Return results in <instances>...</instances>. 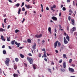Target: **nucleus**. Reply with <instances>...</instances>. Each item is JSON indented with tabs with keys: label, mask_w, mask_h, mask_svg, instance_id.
Returning a JSON list of instances; mask_svg holds the SVG:
<instances>
[{
	"label": "nucleus",
	"mask_w": 77,
	"mask_h": 77,
	"mask_svg": "<svg viewBox=\"0 0 77 77\" xmlns=\"http://www.w3.org/2000/svg\"><path fill=\"white\" fill-rule=\"evenodd\" d=\"M2 48H5V45H3L2 47Z\"/></svg>",
	"instance_id": "603ef678"
},
{
	"label": "nucleus",
	"mask_w": 77,
	"mask_h": 77,
	"mask_svg": "<svg viewBox=\"0 0 77 77\" xmlns=\"http://www.w3.org/2000/svg\"><path fill=\"white\" fill-rule=\"evenodd\" d=\"M51 65H54V63H53V61H52L51 62Z\"/></svg>",
	"instance_id": "13d9d810"
},
{
	"label": "nucleus",
	"mask_w": 77,
	"mask_h": 77,
	"mask_svg": "<svg viewBox=\"0 0 77 77\" xmlns=\"http://www.w3.org/2000/svg\"><path fill=\"white\" fill-rule=\"evenodd\" d=\"M68 19L69 21H71V17L70 16H69L68 17Z\"/></svg>",
	"instance_id": "473e14b6"
},
{
	"label": "nucleus",
	"mask_w": 77,
	"mask_h": 77,
	"mask_svg": "<svg viewBox=\"0 0 77 77\" xmlns=\"http://www.w3.org/2000/svg\"><path fill=\"white\" fill-rule=\"evenodd\" d=\"M63 11H65V10H66V8L65 7L63 8Z\"/></svg>",
	"instance_id": "a19ab883"
},
{
	"label": "nucleus",
	"mask_w": 77,
	"mask_h": 77,
	"mask_svg": "<svg viewBox=\"0 0 77 77\" xmlns=\"http://www.w3.org/2000/svg\"><path fill=\"white\" fill-rule=\"evenodd\" d=\"M69 12H71V14H72V11L71 10H69Z\"/></svg>",
	"instance_id": "5fc2aeb1"
},
{
	"label": "nucleus",
	"mask_w": 77,
	"mask_h": 77,
	"mask_svg": "<svg viewBox=\"0 0 77 77\" xmlns=\"http://www.w3.org/2000/svg\"><path fill=\"white\" fill-rule=\"evenodd\" d=\"M56 5H53L52 7H51V9L52 11L54 12V11H55V10L53 9H54V8H56Z\"/></svg>",
	"instance_id": "39448f33"
},
{
	"label": "nucleus",
	"mask_w": 77,
	"mask_h": 77,
	"mask_svg": "<svg viewBox=\"0 0 77 77\" xmlns=\"http://www.w3.org/2000/svg\"><path fill=\"white\" fill-rule=\"evenodd\" d=\"M20 4L17 3L15 5V6H17V7H19V6H20Z\"/></svg>",
	"instance_id": "cd10ccee"
},
{
	"label": "nucleus",
	"mask_w": 77,
	"mask_h": 77,
	"mask_svg": "<svg viewBox=\"0 0 77 77\" xmlns=\"http://www.w3.org/2000/svg\"><path fill=\"white\" fill-rule=\"evenodd\" d=\"M58 45L59 46L60 45V42H58Z\"/></svg>",
	"instance_id": "69168bd1"
},
{
	"label": "nucleus",
	"mask_w": 77,
	"mask_h": 77,
	"mask_svg": "<svg viewBox=\"0 0 77 77\" xmlns=\"http://www.w3.org/2000/svg\"><path fill=\"white\" fill-rule=\"evenodd\" d=\"M46 9L47 11H49V8H48V7H47L46 8Z\"/></svg>",
	"instance_id": "de8ad7c7"
},
{
	"label": "nucleus",
	"mask_w": 77,
	"mask_h": 77,
	"mask_svg": "<svg viewBox=\"0 0 77 77\" xmlns=\"http://www.w3.org/2000/svg\"><path fill=\"white\" fill-rule=\"evenodd\" d=\"M63 67L64 68H66V63L65 62H64L63 63Z\"/></svg>",
	"instance_id": "aec40b11"
},
{
	"label": "nucleus",
	"mask_w": 77,
	"mask_h": 77,
	"mask_svg": "<svg viewBox=\"0 0 77 77\" xmlns=\"http://www.w3.org/2000/svg\"><path fill=\"white\" fill-rule=\"evenodd\" d=\"M6 19H5L4 20V22L5 23H6Z\"/></svg>",
	"instance_id": "09e8293b"
},
{
	"label": "nucleus",
	"mask_w": 77,
	"mask_h": 77,
	"mask_svg": "<svg viewBox=\"0 0 77 77\" xmlns=\"http://www.w3.org/2000/svg\"><path fill=\"white\" fill-rule=\"evenodd\" d=\"M32 48L34 50H35V49H36V43H35L34 45L32 47Z\"/></svg>",
	"instance_id": "f3484780"
},
{
	"label": "nucleus",
	"mask_w": 77,
	"mask_h": 77,
	"mask_svg": "<svg viewBox=\"0 0 77 77\" xmlns=\"http://www.w3.org/2000/svg\"><path fill=\"white\" fill-rule=\"evenodd\" d=\"M58 43V41H57L54 43V48H56V47H57V43Z\"/></svg>",
	"instance_id": "9b49d317"
},
{
	"label": "nucleus",
	"mask_w": 77,
	"mask_h": 77,
	"mask_svg": "<svg viewBox=\"0 0 77 77\" xmlns=\"http://www.w3.org/2000/svg\"><path fill=\"white\" fill-rule=\"evenodd\" d=\"M24 5V3L22 2V3L21 7H22V6H23Z\"/></svg>",
	"instance_id": "a18cd8bd"
},
{
	"label": "nucleus",
	"mask_w": 77,
	"mask_h": 77,
	"mask_svg": "<svg viewBox=\"0 0 77 77\" xmlns=\"http://www.w3.org/2000/svg\"><path fill=\"white\" fill-rule=\"evenodd\" d=\"M28 56H32V54L31 53H29L28 54Z\"/></svg>",
	"instance_id": "58836bf2"
},
{
	"label": "nucleus",
	"mask_w": 77,
	"mask_h": 77,
	"mask_svg": "<svg viewBox=\"0 0 77 77\" xmlns=\"http://www.w3.org/2000/svg\"><path fill=\"white\" fill-rule=\"evenodd\" d=\"M54 30H55V32H56L57 31V30H56V29L55 28L54 29Z\"/></svg>",
	"instance_id": "338daca9"
},
{
	"label": "nucleus",
	"mask_w": 77,
	"mask_h": 77,
	"mask_svg": "<svg viewBox=\"0 0 77 77\" xmlns=\"http://www.w3.org/2000/svg\"><path fill=\"white\" fill-rule=\"evenodd\" d=\"M8 1L9 2H10V3H13L12 1L11 0H8Z\"/></svg>",
	"instance_id": "6e6d98bb"
},
{
	"label": "nucleus",
	"mask_w": 77,
	"mask_h": 77,
	"mask_svg": "<svg viewBox=\"0 0 77 77\" xmlns=\"http://www.w3.org/2000/svg\"><path fill=\"white\" fill-rule=\"evenodd\" d=\"M15 40H13L11 42V44L12 45H14L15 44Z\"/></svg>",
	"instance_id": "dca6fc26"
},
{
	"label": "nucleus",
	"mask_w": 77,
	"mask_h": 77,
	"mask_svg": "<svg viewBox=\"0 0 77 77\" xmlns=\"http://www.w3.org/2000/svg\"><path fill=\"white\" fill-rule=\"evenodd\" d=\"M74 35L75 36H77V33L76 32H75L74 33Z\"/></svg>",
	"instance_id": "ea45409f"
},
{
	"label": "nucleus",
	"mask_w": 77,
	"mask_h": 77,
	"mask_svg": "<svg viewBox=\"0 0 77 77\" xmlns=\"http://www.w3.org/2000/svg\"><path fill=\"white\" fill-rule=\"evenodd\" d=\"M59 62L60 63H62V60L61 59L59 61Z\"/></svg>",
	"instance_id": "79ce46f5"
},
{
	"label": "nucleus",
	"mask_w": 77,
	"mask_h": 77,
	"mask_svg": "<svg viewBox=\"0 0 77 77\" xmlns=\"http://www.w3.org/2000/svg\"><path fill=\"white\" fill-rule=\"evenodd\" d=\"M3 54H6V51L5 50H4L3 51Z\"/></svg>",
	"instance_id": "f704fd0d"
},
{
	"label": "nucleus",
	"mask_w": 77,
	"mask_h": 77,
	"mask_svg": "<svg viewBox=\"0 0 77 77\" xmlns=\"http://www.w3.org/2000/svg\"><path fill=\"white\" fill-rule=\"evenodd\" d=\"M73 6H75V2L74 1H73Z\"/></svg>",
	"instance_id": "e2e57ef3"
},
{
	"label": "nucleus",
	"mask_w": 77,
	"mask_h": 77,
	"mask_svg": "<svg viewBox=\"0 0 77 77\" xmlns=\"http://www.w3.org/2000/svg\"><path fill=\"white\" fill-rule=\"evenodd\" d=\"M27 42L29 43H31V40H30V39H27Z\"/></svg>",
	"instance_id": "b1692460"
},
{
	"label": "nucleus",
	"mask_w": 77,
	"mask_h": 77,
	"mask_svg": "<svg viewBox=\"0 0 77 77\" xmlns=\"http://www.w3.org/2000/svg\"><path fill=\"white\" fill-rule=\"evenodd\" d=\"M0 32H5V29L2 28H0Z\"/></svg>",
	"instance_id": "a211bd4d"
},
{
	"label": "nucleus",
	"mask_w": 77,
	"mask_h": 77,
	"mask_svg": "<svg viewBox=\"0 0 77 77\" xmlns=\"http://www.w3.org/2000/svg\"><path fill=\"white\" fill-rule=\"evenodd\" d=\"M75 31V27H73L70 30V32L72 33V32Z\"/></svg>",
	"instance_id": "6e6552de"
},
{
	"label": "nucleus",
	"mask_w": 77,
	"mask_h": 77,
	"mask_svg": "<svg viewBox=\"0 0 77 77\" xmlns=\"http://www.w3.org/2000/svg\"><path fill=\"white\" fill-rule=\"evenodd\" d=\"M51 27H49L48 28V30L49 32L51 34Z\"/></svg>",
	"instance_id": "2eb2a0df"
},
{
	"label": "nucleus",
	"mask_w": 77,
	"mask_h": 77,
	"mask_svg": "<svg viewBox=\"0 0 77 77\" xmlns=\"http://www.w3.org/2000/svg\"><path fill=\"white\" fill-rule=\"evenodd\" d=\"M44 60L46 62H47V58H45Z\"/></svg>",
	"instance_id": "052dcab7"
},
{
	"label": "nucleus",
	"mask_w": 77,
	"mask_h": 77,
	"mask_svg": "<svg viewBox=\"0 0 77 77\" xmlns=\"http://www.w3.org/2000/svg\"><path fill=\"white\" fill-rule=\"evenodd\" d=\"M71 65H72V66H73V67H74V66H75V64H72Z\"/></svg>",
	"instance_id": "37998d69"
},
{
	"label": "nucleus",
	"mask_w": 77,
	"mask_h": 77,
	"mask_svg": "<svg viewBox=\"0 0 77 77\" xmlns=\"http://www.w3.org/2000/svg\"><path fill=\"white\" fill-rule=\"evenodd\" d=\"M64 42L65 44H67L68 43V41L65 38V37H64Z\"/></svg>",
	"instance_id": "1a4fd4ad"
},
{
	"label": "nucleus",
	"mask_w": 77,
	"mask_h": 77,
	"mask_svg": "<svg viewBox=\"0 0 77 77\" xmlns=\"http://www.w3.org/2000/svg\"><path fill=\"white\" fill-rule=\"evenodd\" d=\"M42 51H44V57H47V56H46V51H45V48H43L42 49Z\"/></svg>",
	"instance_id": "7ed1b4c3"
},
{
	"label": "nucleus",
	"mask_w": 77,
	"mask_h": 77,
	"mask_svg": "<svg viewBox=\"0 0 77 77\" xmlns=\"http://www.w3.org/2000/svg\"><path fill=\"white\" fill-rule=\"evenodd\" d=\"M64 35L65 36H66V35L67 36H68V34H66V32H64Z\"/></svg>",
	"instance_id": "4d7b16f0"
},
{
	"label": "nucleus",
	"mask_w": 77,
	"mask_h": 77,
	"mask_svg": "<svg viewBox=\"0 0 77 77\" xmlns=\"http://www.w3.org/2000/svg\"><path fill=\"white\" fill-rule=\"evenodd\" d=\"M27 59L28 61L29 62L30 64H33V60L32 58L27 57Z\"/></svg>",
	"instance_id": "f257e3e1"
},
{
	"label": "nucleus",
	"mask_w": 77,
	"mask_h": 77,
	"mask_svg": "<svg viewBox=\"0 0 77 77\" xmlns=\"http://www.w3.org/2000/svg\"><path fill=\"white\" fill-rule=\"evenodd\" d=\"M63 57L64 58H66V55L65 54H63Z\"/></svg>",
	"instance_id": "c756f323"
},
{
	"label": "nucleus",
	"mask_w": 77,
	"mask_h": 77,
	"mask_svg": "<svg viewBox=\"0 0 77 77\" xmlns=\"http://www.w3.org/2000/svg\"><path fill=\"white\" fill-rule=\"evenodd\" d=\"M14 69H17V66L16 65H14Z\"/></svg>",
	"instance_id": "c85d7f7f"
},
{
	"label": "nucleus",
	"mask_w": 77,
	"mask_h": 77,
	"mask_svg": "<svg viewBox=\"0 0 77 77\" xmlns=\"http://www.w3.org/2000/svg\"><path fill=\"white\" fill-rule=\"evenodd\" d=\"M71 21H72V25H74V24H75V21H74V20L72 19Z\"/></svg>",
	"instance_id": "ddd939ff"
},
{
	"label": "nucleus",
	"mask_w": 77,
	"mask_h": 77,
	"mask_svg": "<svg viewBox=\"0 0 77 77\" xmlns=\"http://www.w3.org/2000/svg\"><path fill=\"white\" fill-rule=\"evenodd\" d=\"M22 11H25V8H24V7H23L22 8Z\"/></svg>",
	"instance_id": "c9c22d12"
},
{
	"label": "nucleus",
	"mask_w": 77,
	"mask_h": 77,
	"mask_svg": "<svg viewBox=\"0 0 77 77\" xmlns=\"http://www.w3.org/2000/svg\"><path fill=\"white\" fill-rule=\"evenodd\" d=\"M20 12H21V8H19L18 11V14L20 15Z\"/></svg>",
	"instance_id": "5701e85b"
},
{
	"label": "nucleus",
	"mask_w": 77,
	"mask_h": 77,
	"mask_svg": "<svg viewBox=\"0 0 77 77\" xmlns=\"http://www.w3.org/2000/svg\"><path fill=\"white\" fill-rule=\"evenodd\" d=\"M25 7H26L27 9H30V8H32V6L29 5H25Z\"/></svg>",
	"instance_id": "20e7f679"
},
{
	"label": "nucleus",
	"mask_w": 77,
	"mask_h": 77,
	"mask_svg": "<svg viewBox=\"0 0 77 77\" xmlns=\"http://www.w3.org/2000/svg\"><path fill=\"white\" fill-rule=\"evenodd\" d=\"M25 20H26V19L24 18L23 19V20L22 21V23H23V22H24Z\"/></svg>",
	"instance_id": "e433bc0d"
},
{
	"label": "nucleus",
	"mask_w": 77,
	"mask_h": 77,
	"mask_svg": "<svg viewBox=\"0 0 77 77\" xmlns=\"http://www.w3.org/2000/svg\"><path fill=\"white\" fill-rule=\"evenodd\" d=\"M51 19L53 20L54 21H56L57 20V17H54V16H53L51 17Z\"/></svg>",
	"instance_id": "0eeeda50"
},
{
	"label": "nucleus",
	"mask_w": 77,
	"mask_h": 77,
	"mask_svg": "<svg viewBox=\"0 0 77 77\" xmlns=\"http://www.w3.org/2000/svg\"><path fill=\"white\" fill-rule=\"evenodd\" d=\"M72 59H70L69 60V63H71V62H72Z\"/></svg>",
	"instance_id": "2f4dec72"
},
{
	"label": "nucleus",
	"mask_w": 77,
	"mask_h": 77,
	"mask_svg": "<svg viewBox=\"0 0 77 77\" xmlns=\"http://www.w3.org/2000/svg\"><path fill=\"white\" fill-rule=\"evenodd\" d=\"M60 70L61 72H64V71H65V70L64 69H60Z\"/></svg>",
	"instance_id": "bb28decb"
},
{
	"label": "nucleus",
	"mask_w": 77,
	"mask_h": 77,
	"mask_svg": "<svg viewBox=\"0 0 77 77\" xmlns=\"http://www.w3.org/2000/svg\"><path fill=\"white\" fill-rule=\"evenodd\" d=\"M15 61H16V62H18V60H19L18 58H16L15 59Z\"/></svg>",
	"instance_id": "7c9ffc66"
},
{
	"label": "nucleus",
	"mask_w": 77,
	"mask_h": 77,
	"mask_svg": "<svg viewBox=\"0 0 77 77\" xmlns=\"http://www.w3.org/2000/svg\"><path fill=\"white\" fill-rule=\"evenodd\" d=\"M9 62H10V59L9 58H8L6 59V61H5V63L7 66H9Z\"/></svg>",
	"instance_id": "f03ea898"
},
{
	"label": "nucleus",
	"mask_w": 77,
	"mask_h": 77,
	"mask_svg": "<svg viewBox=\"0 0 77 77\" xmlns=\"http://www.w3.org/2000/svg\"><path fill=\"white\" fill-rule=\"evenodd\" d=\"M10 28V25H8V29H9Z\"/></svg>",
	"instance_id": "0e129e2a"
},
{
	"label": "nucleus",
	"mask_w": 77,
	"mask_h": 77,
	"mask_svg": "<svg viewBox=\"0 0 77 77\" xmlns=\"http://www.w3.org/2000/svg\"><path fill=\"white\" fill-rule=\"evenodd\" d=\"M18 32H20V30H18V29H16L15 30V33H18Z\"/></svg>",
	"instance_id": "72a5a7b5"
},
{
	"label": "nucleus",
	"mask_w": 77,
	"mask_h": 77,
	"mask_svg": "<svg viewBox=\"0 0 77 77\" xmlns=\"http://www.w3.org/2000/svg\"><path fill=\"white\" fill-rule=\"evenodd\" d=\"M7 40L8 41H10V39L8 37H7Z\"/></svg>",
	"instance_id": "4c0bfd02"
},
{
	"label": "nucleus",
	"mask_w": 77,
	"mask_h": 77,
	"mask_svg": "<svg viewBox=\"0 0 77 77\" xmlns=\"http://www.w3.org/2000/svg\"><path fill=\"white\" fill-rule=\"evenodd\" d=\"M67 30H69V26H67Z\"/></svg>",
	"instance_id": "774afa93"
},
{
	"label": "nucleus",
	"mask_w": 77,
	"mask_h": 77,
	"mask_svg": "<svg viewBox=\"0 0 77 77\" xmlns=\"http://www.w3.org/2000/svg\"><path fill=\"white\" fill-rule=\"evenodd\" d=\"M61 15H62V13L61 12H60L59 14V17H61Z\"/></svg>",
	"instance_id": "3c124183"
},
{
	"label": "nucleus",
	"mask_w": 77,
	"mask_h": 77,
	"mask_svg": "<svg viewBox=\"0 0 77 77\" xmlns=\"http://www.w3.org/2000/svg\"><path fill=\"white\" fill-rule=\"evenodd\" d=\"M42 34H40L39 35H35V36H36L37 38H41L42 37Z\"/></svg>",
	"instance_id": "9d476101"
},
{
	"label": "nucleus",
	"mask_w": 77,
	"mask_h": 77,
	"mask_svg": "<svg viewBox=\"0 0 77 77\" xmlns=\"http://www.w3.org/2000/svg\"><path fill=\"white\" fill-rule=\"evenodd\" d=\"M2 26L3 28H5V26H4V23H2Z\"/></svg>",
	"instance_id": "864d4df0"
},
{
	"label": "nucleus",
	"mask_w": 77,
	"mask_h": 77,
	"mask_svg": "<svg viewBox=\"0 0 77 77\" xmlns=\"http://www.w3.org/2000/svg\"><path fill=\"white\" fill-rule=\"evenodd\" d=\"M15 44L16 45H17V47H20V43H17V42H15Z\"/></svg>",
	"instance_id": "f8f14e48"
},
{
	"label": "nucleus",
	"mask_w": 77,
	"mask_h": 77,
	"mask_svg": "<svg viewBox=\"0 0 77 77\" xmlns=\"http://www.w3.org/2000/svg\"><path fill=\"white\" fill-rule=\"evenodd\" d=\"M8 48H9L10 49V50H11L12 49V48H11V47L9 46H8Z\"/></svg>",
	"instance_id": "680f3d73"
},
{
	"label": "nucleus",
	"mask_w": 77,
	"mask_h": 77,
	"mask_svg": "<svg viewBox=\"0 0 77 77\" xmlns=\"http://www.w3.org/2000/svg\"><path fill=\"white\" fill-rule=\"evenodd\" d=\"M69 70L70 72H74V69L71 68L70 67H69Z\"/></svg>",
	"instance_id": "423d86ee"
},
{
	"label": "nucleus",
	"mask_w": 77,
	"mask_h": 77,
	"mask_svg": "<svg viewBox=\"0 0 77 77\" xmlns=\"http://www.w3.org/2000/svg\"><path fill=\"white\" fill-rule=\"evenodd\" d=\"M48 70L49 72H50L51 74L52 73V72H51V69L49 68H48Z\"/></svg>",
	"instance_id": "412c9836"
},
{
	"label": "nucleus",
	"mask_w": 77,
	"mask_h": 77,
	"mask_svg": "<svg viewBox=\"0 0 77 77\" xmlns=\"http://www.w3.org/2000/svg\"><path fill=\"white\" fill-rule=\"evenodd\" d=\"M33 67L34 69H36V65L35 64H34L33 65Z\"/></svg>",
	"instance_id": "4be33fe9"
},
{
	"label": "nucleus",
	"mask_w": 77,
	"mask_h": 77,
	"mask_svg": "<svg viewBox=\"0 0 77 77\" xmlns=\"http://www.w3.org/2000/svg\"><path fill=\"white\" fill-rule=\"evenodd\" d=\"M67 3H69V2H70V0H67Z\"/></svg>",
	"instance_id": "bf43d9fd"
},
{
	"label": "nucleus",
	"mask_w": 77,
	"mask_h": 77,
	"mask_svg": "<svg viewBox=\"0 0 77 77\" xmlns=\"http://www.w3.org/2000/svg\"><path fill=\"white\" fill-rule=\"evenodd\" d=\"M20 55L21 58H24V56L23 55V54H20Z\"/></svg>",
	"instance_id": "a878e982"
},
{
	"label": "nucleus",
	"mask_w": 77,
	"mask_h": 77,
	"mask_svg": "<svg viewBox=\"0 0 77 77\" xmlns=\"http://www.w3.org/2000/svg\"><path fill=\"white\" fill-rule=\"evenodd\" d=\"M13 76L14 77H18V75L17 74L15 73H14L13 74Z\"/></svg>",
	"instance_id": "6ab92c4d"
},
{
	"label": "nucleus",
	"mask_w": 77,
	"mask_h": 77,
	"mask_svg": "<svg viewBox=\"0 0 77 77\" xmlns=\"http://www.w3.org/2000/svg\"><path fill=\"white\" fill-rule=\"evenodd\" d=\"M55 52L56 53H59V51H57V50H56Z\"/></svg>",
	"instance_id": "8fccbe9b"
},
{
	"label": "nucleus",
	"mask_w": 77,
	"mask_h": 77,
	"mask_svg": "<svg viewBox=\"0 0 77 77\" xmlns=\"http://www.w3.org/2000/svg\"><path fill=\"white\" fill-rule=\"evenodd\" d=\"M44 42H45V41H44V40H42V44H44Z\"/></svg>",
	"instance_id": "c03bdc74"
},
{
	"label": "nucleus",
	"mask_w": 77,
	"mask_h": 77,
	"mask_svg": "<svg viewBox=\"0 0 77 77\" xmlns=\"http://www.w3.org/2000/svg\"><path fill=\"white\" fill-rule=\"evenodd\" d=\"M42 55L41 54H39V55H38V57H41V55Z\"/></svg>",
	"instance_id": "49530a36"
},
{
	"label": "nucleus",
	"mask_w": 77,
	"mask_h": 77,
	"mask_svg": "<svg viewBox=\"0 0 77 77\" xmlns=\"http://www.w3.org/2000/svg\"><path fill=\"white\" fill-rule=\"evenodd\" d=\"M1 39H2V41H5V40H6V39L5 38L4 39V37H3V36L1 35Z\"/></svg>",
	"instance_id": "4468645a"
},
{
	"label": "nucleus",
	"mask_w": 77,
	"mask_h": 77,
	"mask_svg": "<svg viewBox=\"0 0 77 77\" xmlns=\"http://www.w3.org/2000/svg\"><path fill=\"white\" fill-rule=\"evenodd\" d=\"M66 39H67L68 41H69V36H67L66 37Z\"/></svg>",
	"instance_id": "393cba45"
}]
</instances>
